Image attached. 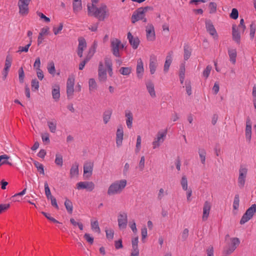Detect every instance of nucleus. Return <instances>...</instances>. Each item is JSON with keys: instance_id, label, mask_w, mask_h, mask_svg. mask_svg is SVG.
<instances>
[{"instance_id": "46", "label": "nucleus", "mask_w": 256, "mask_h": 256, "mask_svg": "<svg viewBox=\"0 0 256 256\" xmlns=\"http://www.w3.org/2000/svg\"><path fill=\"white\" fill-rule=\"evenodd\" d=\"M240 198L238 194H236L234 196L233 202V208L234 210H237L239 207Z\"/></svg>"}, {"instance_id": "6", "label": "nucleus", "mask_w": 256, "mask_h": 256, "mask_svg": "<svg viewBox=\"0 0 256 256\" xmlns=\"http://www.w3.org/2000/svg\"><path fill=\"white\" fill-rule=\"evenodd\" d=\"M206 31L213 36L214 39L218 38V34L214 26L210 20H206L205 22Z\"/></svg>"}, {"instance_id": "24", "label": "nucleus", "mask_w": 256, "mask_h": 256, "mask_svg": "<svg viewBox=\"0 0 256 256\" xmlns=\"http://www.w3.org/2000/svg\"><path fill=\"white\" fill-rule=\"evenodd\" d=\"M72 8L74 12L76 14L80 11L82 8V0H73Z\"/></svg>"}, {"instance_id": "17", "label": "nucleus", "mask_w": 256, "mask_h": 256, "mask_svg": "<svg viewBox=\"0 0 256 256\" xmlns=\"http://www.w3.org/2000/svg\"><path fill=\"white\" fill-rule=\"evenodd\" d=\"M211 208V204L208 201H206L204 203L203 207V214L202 219L203 221H206L208 220L210 214V211Z\"/></svg>"}, {"instance_id": "8", "label": "nucleus", "mask_w": 256, "mask_h": 256, "mask_svg": "<svg viewBox=\"0 0 256 256\" xmlns=\"http://www.w3.org/2000/svg\"><path fill=\"white\" fill-rule=\"evenodd\" d=\"M118 225L120 229H124L128 224V216L126 213H120L118 218Z\"/></svg>"}, {"instance_id": "33", "label": "nucleus", "mask_w": 256, "mask_h": 256, "mask_svg": "<svg viewBox=\"0 0 256 256\" xmlns=\"http://www.w3.org/2000/svg\"><path fill=\"white\" fill-rule=\"evenodd\" d=\"M112 114V110L108 109L106 110L103 114V120L105 124H106L110 120Z\"/></svg>"}, {"instance_id": "26", "label": "nucleus", "mask_w": 256, "mask_h": 256, "mask_svg": "<svg viewBox=\"0 0 256 256\" xmlns=\"http://www.w3.org/2000/svg\"><path fill=\"white\" fill-rule=\"evenodd\" d=\"M146 89L149 92L152 98H154L156 96L154 84L152 81H149L146 83Z\"/></svg>"}, {"instance_id": "5", "label": "nucleus", "mask_w": 256, "mask_h": 256, "mask_svg": "<svg viewBox=\"0 0 256 256\" xmlns=\"http://www.w3.org/2000/svg\"><path fill=\"white\" fill-rule=\"evenodd\" d=\"M31 0H19L18 6L19 12L22 16H26L28 13V4Z\"/></svg>"}, {"instance_id": "14", "label": "nucleus", "mask_w": 256, "mask_h": 256, "mask_svg": "<svg viewBox=\"0 0 256 256\" xmlns=\"http://www.w3.org/2000/svg\"><path fill=\"white\" fill-rule=\"evenodd\" d=\"M124 136L123 127L122 125L118 126L116 132V144L118 147L122 145Z\"/></svg>"}, {"instance_id": "21", "label": "nucleus", "mask_w": 256, "mask_h": 256, "mask_svg": "<svg viewBox=\"0 0 256 256\" xmlns=\"http://www.w3.org/2000/svg\"><path fill=\"white\" fill-rule=\"evenodd\" d=\"M232 36L233 40L239 44L240 41V32L238 31V30L236 28V25H232Z\"/></svg>"}, {"instance_id": "58", "label": "nucleus", "mask_w": 256, "mask_h": 256, "mask_svg": "<svg viewBox=\"0 0 256 256\" xmlns=\"http://www.w3.org/2000/svg\"><path fill=\"white\" fill-rule=\"evenodd\" d=\"M74 92V87H66V94L68 100H70L72 98Z\"/></svg>"}, {"instance_id": "27", "label": "nucleus", "mask_w": 256, "mask_h": 256, "mask_svg": "<svg viewBox=\"0 0 256 256\" xmlns=\"http://www.w3.org/2000/svg\"><path fill=\"white\" fill-rule=\"evenodd\" d=\"M126 124L128 128H131L132 126L133 116L130 112H126Z\"/></svg>"}, {"instance_id": "59", "label": "nucleus", "mask_w": 256, "mask_h": 256, "mask_svg": "<svg viewBox=\"0 0 256 256\" xmlns=\"http://www.w3.org/2000/svg\"><path fill=\"white\" fill-rule=\"evenodd\" d=\"M132 252L130 254V256H139V250L138 245L132 246Z\"/></svg>"}, {"instance_id": "4", "label": "nucleus", "mask_w": 256, "mask_h": 256, "mask_svg": "<svg viewBox=\"0 0 256 256\" xmlns=\"http://www.w3.org/2000/svg\"><path fill=\"white\" fill-rule=\"evenodd\" d=\"M248 172V170L246 168L240 165L238 177V186L240 188H243L244 186Z\"/></svg>"}, {"instance_id": "62", "label": "nucleus", "mask_w": 256, "mask_h": 256, "mask_svg": "<svg viewBox=\"0 0 256 256\" xmlns=\"http://www.w3.org/2000/svg\"><path fill=\"white\" fill-rule=\"evenodd\" d=\"M42 140L46 144H48L50 142V135L48 132H46L44 134H42Z\"/></svg>"}, {"instance_id": "34", "label": "nucleus", "mask_w": 256, "mask_h": 256, "mask_svg": "<svg viewBox=\"0 0 256 256\" xmlns=\"http://www.w3.org/2000/svg\"><path fill=\"white\" fill-rule=\"evenodd\" d=\"M256 212V204H252L250 207L246 210L245 213L250 218H252L253 216Z\"/></svg>"}, {"instance_id": "41", "label": "nucleus", "mask_w": 256, "mask_h": 256, "mask_svg": "<svg viewBox=\"0 0 256 256\" xmlns=\"http://www.w3.org/2000/svg\"><path fill=\"white\" fill-rule=\"evenodd\" d=\"M44 186L45 194H46V198L48 199H50H50L51 198H53L54 196L51 194L50 188L48 186V182L46 181L44 182Z\"/></svg>"}, {"instance_id": "54", "label": "nucleus", "mask_w": 256, "mask_h": 256, "mask_svg": "<svg viewBox=\"0 0 256 256\" xmlns=\"http://www.w3.org/2000/svg\"><path fill=\"white\" fill-rule=\"evenodd\" d=\"M84 238L88 244H93L94 238L90 234L86 233L84 236Z\"/></svg>"}, {"instance_id": "39", "label": "nucleus", "mask_w": 256, "mask_h": 256, "mask_svg": "<svg viewBox=\"0 0 256 256\" xmlns=\"http://www.w3.org/2000/svg\"><path fill=\"white\" fill-rule=\"evenodd\" d=\"M78 48H81L84 50V49L86 47V40L83 37H80L78 38Z\"/></svg>"}, {"instance_id": "42", "label": "nucleus", "mask_w": 256, "mask_h": 256, "mask_svg": "<svg viewBox=\"0 0 256 256\" xmlns=\"http://www.w3.org/2000/svg\"><path fill=\"white\" fill-rule=\"evenodd\" d=\"M26 188H24L21 192L17 193L12 196L11 199L14 202H19L20 200L18 199V196H20L24 195L26 194Z\"/></svg>"}, {"instance_id": "10", "label": "nucleus", "mask_w": 256, "mask_h": 256, "mask_svg": "<svg viewBox=\"0 0 256 256\" xmlns=\"http://www.w3.org/2000/svg\"><path fill=\"white\" fill-rule=\"evenodd\" d=\"M128 39L133 49L136 50L138 48L140 44V39L138 36L134 37L130 32H128Z\"/></svg>"}, {"instance_id": "49", "label": "nucleus", "mask_w": 256, "mask_h": 256, "mask_svg": "<svg viewBox=\"0 0 256 256\" xmlns=\"http://www.w3.org/2000/svg\"><path fill=\"white\" fill-rule=\"evenodd\" d=\"M180 184L182 186V189L184 190H188V180L186 176H182L180 181Z\"/></svg>"}, {"instance_id": "31", "label": "nucleus", "mask_w": 256, "mask_h": 256, "mask_svg": "<svg viewBox=\"0 0 256 256\" xmlns=\"http://www.w3.org/2000/svg\"><path fill=\"white\" fill-rule=\"evenodd\" d=\"M64 204L69 214H72L73 212V205L72 201L68 198H66Z\"/></svg>"}, {"instance_id": "36", "label": "nucleus", "mask_w": 256, "mask_h": 256, "mask_svg": "<svg viewBox=\"0 0 256 256\" xmlns=\"http://www.w3.org/2000/svg\"><path fill=\"white\" fill-rule=\"evenodd\" d=\"M34 164L37 170L40 172V174H42V175H44V170L43 164L36 160H34Z\"/></svg>"}, {"instance_id": "28", "label": "nucleus", "mask_w": 256, "mask_h": 256, "mask_svg": "<svg viewBox=\"0 0 256 256\" xmlns=\"http://www.w3.org/2000/svg\"><path fill=\"white\" fill-rule=\"evenodd\" d=\"M172 62V57L170 52L166 57V62L164 64V72L166 73L168 72L170 65Z\"/></svg>"}, {"instance_id": "60", "label": "nucleus", "mask_w": 256, "mask_h": 256, "mask_svg": "<svg viewBox=\"0 0 256 256\" xmlns=\"http://www.w3.org/2000/svg\"><path fill=\"white\" fill-rule=\"evenodd\" d=\"M141 136H137L136 143V152H138L140 149V145H141Z\"/></svg>"}, {"instance_id": "16", "label": "nucleus", "mask_w": 256, "mask_h": 256, "mask_svg": "<svg viewBox=\"0 0 256 256\" xmlns=\"http://www.w3.org/2000/svg\"><path fill=\"white\" fill-rule=\"evenodd\" d=\"M136 72L138 78L139 79L142 78L144 72V68L143 62L140 58L138 59L137 61Z\"/></svg>"}, {"instance_id": "56", "label": "nucleus", "mask_w": 256, "mask_h": 256, "mask_svg": "<svg viewBox=\"0 0 256 256\" xmlns=\"http://www.w3.org/2000/svg\"><path fill=\"white\" fill-rule=\"evenodd\" d=\"M230 16L232 19L236 20L238 17V10L236 8H233Z\"/></svg>"}, {"instance_id": "11", "label": "nucleus", "mask_w": 256, "mask_h": 256, "mask_svg": "<svg viewBox=\"0 0 256 256\" xmlns=\"http://www.w3.org/2000/svg\"><path fill=\"white\" fill-rule=\"evenodd\" d=\"M167 130H166L163 132H158L157 134V138L153 142V148L154 149L157 147H159L160 143L163 142L164 141V138L166 136Z\"/></svg>"}, {"instance_id": "44", "label": "nucleus", "mask_w": 256, "mask_h": 256, "mask_svg": "<svg viewBox=\"0 0 256 256\" xmlns=\"http://www.w3.org/2000/svg\"><path fill=\"white\" fill-rule=\"evenodd\" d=\"M54 162L56 165L62 166L63 164L62 156L60 154H56Z\"/></svg>"}, {"instance_id": "45", "label": "nucleus", "mask_w": 256, "mask_h": 256, "mask_svg": "<svg viewBox=\"0 0 256 256\" xmlns=\"http://www.w3.org/2000/svg\"><path fill=\"white\" fill-rule=\"evenodd\" d=\"M24 72L23 68L22 66L18 70V78L19 82L20 84H22L24 82Z\"/></svg>"}, {"instance_id": "25", "label": "nucleus", "mask_w": 256, "mask_h": 256, "mask_svg": "<svg viewBox=\"0 0 256 256\" xmlns=\"http://www.w3.org/2000/svg\"><path fill=\"white\" fill-rule=\"evenodd\" d=\"M98 47V42L96 40H94L90 48H89L88 54L86 57L88 58L89 59H91V58L93 56L94 53L96 52V49Z\"/></svg>"}, {"instance_id": "9", "label": "nucleus", "mask_w": 256, "mask_h": 256, "mask_svg": "<svg viewBox=\"0 0 256 256\" xmlns=\"http://www.w3.org/2000/svg\"><path fill=\"white\" fill-rule=\"evenodd\" d=\"M146 38L148 41H154L156 39L154 26L152 24H148L146 26Z\"/></svg>"}, {"instance_id": "51", "label": "nucleus", "mask_w": 256, "mask_h": 256, "mask_svg": "<svg viewBox=\"0 0 256 256\" xmlns=\"http://www.w3.org/2000/svg\"><path fill=\"white\" fill-rule=\"evenodd\" d=\"M31 85L32 90L35 91L38 90L39 82L36 78L32 80Z\"/></svg>"}, {"instance_id": "37", "label": "nucleus", "mask_w": 256, "mask_h": 256, "mask_svg": "<svg viewBox=\"0 0 256 256\" xmlns=\"http://www.w3.org/2000/svg\"><path fill=\"white\" fill-rule=\"evenodd\" d=\"M185 66L184 64H182L180 68V80L181 84H182L184 80Z\"/></svg>"}, {"instance_id": "40", "label": "nucleus", "mask_w": 256, "mask_h": 256, "mask_svg": "<svg viewBox=\"0 0 256 256\" xmlns=\"http://www.w3.org/2000/svg\"><path fill=\"white\" fill-rule=\"evenodd\" d=\"M132 72L130 67H122L120 69V72L124 76H128Z\"/></svg>"}, {"instance_id": "35", "label": "nucleus", "mask_w": 256, "mask_h": 256, "mask_svg": "<svg viewBox=\"0 0 256 256\" xmlns=\"http://www.w3.org/2000/svg\"><path fill=\"white\" fill-rule=\"evenodd\" d=\"M90 224L91 228L94 232H97L98 234L100 233L101 231L98 220L91 222Z\"/></svg>"}, {"instance_id": "29", "label": "nucleus", "mask_w": 256, "mask_h": 256, "mask_svg": "<svg viewBox=\"0 0 256 256\" xmlns=\"http://www.w3.org/2000/svg\"><path fill=\"white\" fill-rule=\"evenodd\" d=\"M228 54L230 56V61L234 64L236 62V58L237 56L236 49H228Z\"/></svg>"}, {"instance_id": "53", "label": "nucleus", "mask_w": 256, "mask_h": 256, "mask_svg": "<svg viewBox=\"0 0 256 256\" xmlns=\"http://www.w3.org/2000/svg\"><path fill=\"white\" fill-rule=\"evenodd\" d=\"M31 44H32V40H30L29 43L28 44H26L25 46H20L18 47V52H28V48H29L30 46H31Z\"/></svg>"}, {"instance_id": "13", "label": "nucleus", "mask_w": 256, "mask_h": 256, "mask_svg": "<svg viewBox=\"0 0 256 256\" xmlns=\"http://www.w3.org/2000/svg\"><path fill=\"white\" fill-rule=\"evenodd\" d=\"M12 62V58L10 56V55L7 56L6 61H5V64H4V68L2 71V79L4 80H6V78L8 71L10 70V68L11 66Z\"/></svg>"}, {"instance_id": "52", "label": "nucleus", "mask_w": 256, "mask_h": 256, "mask_svg": "<svg viewBox=\"0 0 256 256\" xmlns=\"http://www.w3.org/2000/svg\"><path fill=\"white\" fill-rule=\"evenodd\" d=\"M106 238L109 240H112L114 238V230H106Z\"/></svg>"}, {"instance_id": "19", "label": "nucleus", "mask_w": 256, "mask_h": 256, "mask_svg": "<svg viewBox=\"0 0 256 256\" xmlns=\"http://www.w3.org/2000/svg\"><path fill=\"white\" fill-rule=\"evenodd\" d=\"M252 136V122L249 116L246 118V138L250 142Z\"/></svg>"}, {"instance_id": "48", "label": "nucleus", "mask_w": 256, "mask_h": 256, "mask_svg": "<svg viewBox=\"0 0 256 256\" xmlns=\"http://www.w3.org/2000/svg\"><path fill=\"white\" fill-rule=\"evenodd\" d=\"M199 156L200 158V160L202 164H204L206 161V152L204 149L199 150H198Z\"/></svg>"}, {"instance_id": "57", "label": "nucleus", "mask_w": 256, "mask_h": 256, "mask_svg": "<svg viewBox=\"0 0 256 256\" xmlns=\"http://www.w3.org/2000/svg\"><path fill=\"white\" fill-rule=\"evenodd\" d=\"M231 241H232V245L230 246L233 248H234V250H235L237 246H238L239 245V244H240V240L239 238H232L231 239Z\"/></svg>"}, {"instance_id": "63", "label": "nucleus", "mask_w": 256, "mask_h": 256, "mask_svg": "<svg viewBox=\"0 0 256 256\" xmlns=\"http://www.w3.org/2000/svg\"><path fill=\"white\" fill-rule=\"evenodd\" d=\"M252 218H250L248 215H246V213H244L243 216H242L240 220V224H244L247 222H248Z\"/></svg>"}, {"instance_id": "47", "label": "nucleus", "mask_w": 256, "mask_h": 256, "mask_svg": "<svg viewBox=\"0 0 256 256\" xmlns=\"http://www.w3.org/2000/svg\"><path fill=\"white\" fill-rule=\"evenodd\" d=\"M256 30V25L254 22H252L250 25V38L251 39H253L254 37V34Z\"/></svg>"}, {"instance_id": "30", "label": "nucleus", "mask_w": 256, "mask_h": 256, "mask_svg": "<svg viewBox=\"0 0 256 256\" xmlns=\"http://www.w3.org/2000/svg\"><path fill=\"white\" fill-rule=\"evenodd\" d=\"M78 174V162H75L71 167L70 170V176L71 178Z\"/></svg>"}, {"instance_id": "61", "label": "nucleus", "mask_w": 256, "mask_h": 256, "mask_svg": "<svg viewBox=\"0 0 256 256\" xmlns=\"http://www.w3.org/2000/svg\"><path fill=\"white\" fill-rule=\"evenodd\" d=\"M212 68V66L208 65L203 72V76L206 78H208L210 75Z\"/></svg>"}, {"instance_id": "23", "label": "nucleus", "mask_w": 256, "mask_h": 256, "mask_svg": "<svg viewBox=\"0 0 256 256\" xmlns=\"http://www.w3.org/2000/svg\"><path fill=\"white\" fill-rule=\"evenodd\" d=\"M184 60H187L192 55V49L188 44H185L184 46Z\"/></svg>"}, {"instance_id": "55", "label": "nucleus", "mask_w": 256, "mask_h": 256, "mask_svg": "<svg viewBox=\"0 0 256 256\" xmlns=\"http://www.w3.org/2000/svg\"><path fill=\"white\" fill-rule=\"evenodd\" d=\"M48 125L51 132L54 133L56 132V122H48Z\"/></svg>"}, {"instance_id": "3", "label": "nucleus", "mask_w": 256, "mask_h": 256, "mask_svg": "<svg viewBox=\"0 0 256 256\" xmlns=\"http://www.w3.org/2000/svg\"><path fill=\"white\" fill-rule=\"evenodd\" d=\"M111 48L112 54L116 57L120 58V49H122L124 48V44L121 42V41L115 38L111 42Z\"/></svg>"}, {"instance_id": "12", "label": "nucleus", "mask_w": 256, "mask_h": 256, "mask_svg": "<svg viewBox=\"0 0 256 256\" xmlns=\"http://www.w3.org/2000/svg\"><path fill=\"white\" fill-rule=\"evenodd\" d=\"M98 78L100 82H106L107 79L106 70L104 68L103 64L101 62L98 65Z\"/></svg>"}, {"instance_id": "50", "label": "nucleus", "mask_w": 256, "mask_h": 256, "mask_svg": "<svg viewBox=\"0 0 256 256\" xmlns=\"http://www.w3.org/2000/svg\"><path fill=\"white\" fill-rule=\"evenodd\" d=\"M89 89L90 90H95L97 88V84L94 78H91L88 81Z\"/></svg>"}, {"instance_id": "18", "label": "nucleus", "mask_w": 256, "mask_h": 256, "mask_svg": "<svg viewBox=\"0 0 256 256\" xmlns=\"http://www.w3.org/2000/svg\"><path fill=\"white\" fill-rule=\"evenodd\" d=\"M94 164L92 162L85 164L84 166V176L88 178L92 175Z\"/></svg>"}, {"instance_id": "32", "label": "nucleus", "mask_w": 256, "mask_h": 256, "mask_svg": "<svg viewBox=\"0 0 256 256\" xmlns=\"http://www.w3.org/2000/svg\"><path fill=\"white\" fill-rule=\"evenodd\" d=\"M10 157L6 154H3L0 156V166L2 164H8L12 166L13 164L12 162L8 160Z\"/></svg>"}, {"instance_id": "15", "label": "nucleus", "mask_w": 256, "mask_h": 256, "mask_svg": "<svg viewBox=\"0 0 256 256\" xmlns=\"http://www.w3.org/2000/svg\"><path fill=\"white\" fill-rule=\"evenodd\" d=\"M143 10H141L140 8H138L133 13L132 16V22L136 23V22L141 20L143 16H145L144 14Z\"/></svg>"}, {"instance_id": "38", "label": "nucleus", "mask_w": 256, "mask_h": 256, "mask_svg": "<svg viewBox=\"0 0 256 256\" xmlns=\"http://www.w3.org/2000/svg\"><path fill=\"white\" fill-rule=\"evenodd\" d=\"M47 68H48V72L50 74H51L53 76H54L56 74V68H55L54 64L52 61L50 62L48 64Z\"/></svg>"}, {"instance_id": "7", "label": "nucleus", "mask_w": 256, "mask_h": 256, "mask_svg": "<svg viewBox=\"0 0 256 256\" xmlns=\"http://www.w3.org/2000/svg\"><path fill=\"white\" fill-rule=\"evenodd\" d=\"M76 188L78 190L86 189L92 192L94 188V184L92 182H80L76 184Z\"/></svg>"}, {"instance_id": "22", "label": "nucleus", "mask_w": 256, "mask_h": 256, "mask_svg": "<svg viewBox=\"0 0 256 256\" xmlns=\"http://www.w3.org/2000/svg\"><path fill=\"white\" fill-rule=\"evenodd\" d=\"M156 59L154 56H150V60L149 67L150 69V72L152 74H153L156 70Z\"/></svg>"}, {"instance_id": "43", "label": "nucleus", "mask_w": 256, "mask_h": 256, "mask_svg": "<svg viewBox=\"0 0 256 256\" xmlns=\"http://www.w3.org/2000/svg\"><path fill=\"white\" fill-rule=\"evenodd\" d=\"M217 4L214 2H210L208 4L210 9L209 13L210 14H214L216 12Z\"/></svg>"}, {"instance_id": "64", "label": "nucleus", "mask_w": 256, "mask_h": 256, "mask_svg": "<svg viewBox=\"0 0 256 256\" xmlns=\"http://www.w3.org/2000/svg\"><path fill=\"white\" fill-rule=\"evenodd\" d=\"M186 93L188 96L192 94L191 83L190 81H186L185 82Z\"/></svg>"}, {"instance_id": "1", "label": "nucleus", "mask_w": 256, "mask_h": 256, "mask_svg": "<svg viewBox=\"0 0 256 256\" xmlns=\"http://www.w3.org/2000/svg\"><path fill=\"white\" fill-rule=\"evenodd\" d=\"M99 0H91L92 6H88V14L90 16H94L100 21H104L105 18L109 16L108 10L107 6L104 4H101L100 8L96 7L94 4L98 2Z\"/></svg>"}, {"instance_id": "2", "label": "nucleus", "mask_w": 256, "mask_h": 256, "mask_svg": "<svg viewBox=\"0 0 256 256\" xmlns=\"http://www.w3.org/2000/svg\"><path fill=\"white\" fill-rule=\"evenodd\" d=\"M126 180L116 181L109 186L107 192L108 194L112 196L120 194L126 187Z\"/></svg>"}, {"instance_id": "20", "label": "nucleus", "mask_w": 256, "mask_h": 256, "mask_svg": "<svg viewBox=\"0 0 256 256\" xmlns=\"http://www.w3.org/2000/svg\"><path fill=\"white\" fill-rule=\"evenodd\" d=\"M52 98L56 102H58L60 98V87L59 84H55L52 86Z\"/></svg>"}]
</instances>
